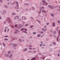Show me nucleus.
Segmentation results:
<instances>
[{
    "mask_svg": "<svg viewBox=\"0 0 60 60\" xmlns=\"http://www.w3.org/2000/svg\"><path fill=\"white\" fill-rule=\"evenodd\" d=\"M7 21L8 20V24H11L12 23V22L11 21V20L10 19V18L9 17H8L6 19Z\"/></svg>",
    "mask_w": 60,
    "mask_h": 60,
    "instance_id": "nucleus-1",
    "label": "nucleus"
},
{
    "mask_svg": "<svg viewBox=\"0 0 60 60\" xmlns=\"http://www.w3.org/2000/svg\"><path fill=\"white\" fill-rule=\"evenodd\" d=\"M14 19L15 20H16V19H19V16L17 15L15 16L14 18Z\"/></svg>",
    "mask_w": 60,
    "mask_h": 60,
    "instance_id": "nucleus-2",
    "label": "nucleus"
},
{
    "mask_svg": "<svg viewBox=\"0 0 60 60\" xmlns=\"http://www.w3.org/2000/svg\"><path fill=\"white\" fill-rule=\"evenodd\" d=\"M60 31H59V36L57 38V39H56V41H58V42H59V41L58 40V38L60 36Z\"/></svg>",
    "mask_w": 60,
    "mask_h": 60,
    "instance_id": "nucleus-3",
    "label": "nucleus"
},
{
    "mask_svg": "<svg viewBox=\"0 0 60 60\" xmlns=\"http://www.w3.org/2000/svg\"><path fill=\"white\" fill-rule=\"evenodd\" d=\"M48 7L50 9H54V7L50 5H48Z\"/></svg>",
    "mask_w": 60,
    "mask_h": 60,
    "instance_id": "nucleus-4",
    "label": "nucleus"
},
{
    "mask_svg": "<svg viewBox=\"0 0 60 60\" xmlns=\"http://www.w3.org/2000/svg\"><path fill=\"white\" fill-rule=\"evenodd\" d=\"M18 27L19 29L21 28L22 27V25L21 24H19L18 26Z\"/></svg>",
    "mask_w": 60,
    "mask_h": 60,
    "instance_id": "nucleus-5",
    "label": "nucleus"
},
{
    "mask_svg": "<svg viewBox=\"0 0 60 60\" xmlns=\"http://www.w3.org/2000/svg\"><path fill=\"white\" fill-rule=\"evenodd\" d=\"M19 5L16 6L15 7V8L16 10H17L19 9Z\"/></svg>",
    "mask_w": 60,
    "mask_h": 60,
    "instance_id": "nucleus-6",
    "label": "nucleus"
},
{
    "mask_svg": "<svg viewBox=\"0 0 60 60\" xmlns=\"http://www.w3.org/2000/svg\"><path fill=\"white\" fill-rule=\"evenodd\" d=\"M22 19L23 20H26V18L25 16H23L22 17Z\"/></svg>",
    "mask_w": 60,
    "mask_h": 60,
    "instance_id": "nucleus-7",
    "label": "nucleus"
},
{
    "mask_svg": "<svg viewBox=\"0 0 60 60\" xmlns=\"http://www.w3.org/2000/svg\"><path fill=\"white\" fill-rule=\"evenodd\" d=\"M27 50V48H24L23 50V51L24 52H25V51H26Z\"/></svg>",
    "mask_w": 60,
    "mask_h": 60,
    "instance_id": "nucleus-8",
    "label": "nucleus"
},
{
    "mask_svg": "<svg viewBox=\"0 0 60 60\" xmlns=\"http://www.w3.org/2000/svg\"><path fill=\"white\" fill-rule=\"evenodd\" d=\"M5 56L6 57H9V55L8 54L6 53L5 54Z\"/></svg>",
    "mask_w": 60,
    "mask_h": 60,
    "instance_id": "nucleus-9",
    "label": "nucleus"
},
{
    "mask_svg": "<svg viewBox=\"0 0 60 60\" xmlns=\"http://www.w3.org/2000/svg\"><path fill=\"white\" fill-rule=\"evenodd\" d=\"M52 49L51 48H50L49 49V52L50 53H51V52L52 51Z\"/></svg>",
    "mask_w": 60,
    "mask_h": 60,
    "instance_id": "nucleus-10",
    "label": "nucleus"
},
{
    "mask_svg": "<svg viewBox=\"0 0 60 60\" xmlns=\"http://www.w3.org/2000/svg\"><path fill=\"white\" fill-rule=\"evenodd\" d=\"M17 45L15 44H13V46L14 47H17Z\"/></svg>",
    "mask_w": 60,
    "mask_h": 60,
    "instance_id": "nucleus-11",
    "label": "nucleus"
},
{
    "mask_svg": "<svg viewBox=\"0 0 60 60\" xmlns=\"http://www.w3.org/2000/svg\"><path fill=\"white\" fill-rule=\"evenodd\" d=\"M42 30H43V31H44V32H45L46 31V30H47V29L44 28L42 29Z\"/></svg>",
    "mask_w": 60,
    "mask_h": 60,
    "instance_id": "nucleus-12",
    "label": "nucleus"
},
{
    "mask_svg": "<svg viewBox=\"0 0 60 60\" xmlns=\"http://www.w3.org/2000/svg\"><path fill=\"white\" fill-rule=\"evenodd\" d=\"M3 12L4 14H6L7 13V11L5 10H4Z\"/></svg>",
    "mask_w": 60,
    "mask_h": 60,
    "instance_id": "nucleus-13",
    "label": "nucleus"
},
{
    "mask_svg": "<svg viewBox=\"0 0 60 60\" xmlns=\"http://www.w3.org/2000/svg\"><path fill=\"white\" fill-rule=\"evenodd\" d=\"M52 26L53 27H55V23H52Z\"/></svg>",
    "mask_w": 60,
    "mask_h": 60,
    "instance_id": "nucleus-14",
    "label": "nucleus"
},
{
    "mask_svg": "<svg viewBox=\"0 0 60 60\" xmlns=\"http://www.w3.org/2000/svg\"><path fill=\"white\" fill-rule=\"evenodd\" d=\"M37 37H40V36H41V34H38L37 35Z\"/></svg>",
    "mask_w": 60,
    "mask_h": 60,
    "instance_id": "nucleus-15",
    "label": "nucleus"
},
{
    "mask_svg": "<svg viewBox=\"0 0 60 60\" xmlns=\"http://www.w3.org/2000/svg\"><path fill=\"white\" fill-rule=\"evenodd\" d=\"M15 31H16V32H19V31L17 29H15Z\"/></svg>",
    "mask_w": 60,
    "mask_h": 60,
    "instance_id": "nucleus-16",
    "label": "nucleus"
},
{
    "mask_svg": "<svg viewBox=\"0 0 60 60\" xmlns=\"http://www.w3.org/2000/svg\"><path fill=\"white\" fill-rule=\"evenodd\" d=\"M35 59H36L35 57H34L32 58L31 60H35Z\"/></svg>",
    "mask_w": 60,
    "mask_h": 60,
    "instance_id": "nucleus-17",
    "label": "nucleus"
},
{
    "mask_svg": "<svg viewBox=\"0 0 60 60\" xmlns=\"http://www.w3.org/2000/svg\"><path fill=\"white\" fill-rule=\"evenodd\" d=\"M41 44H40V47H41V46L42 45V42L41 41Z\"/></svg>",
    "mask_w": 60,
    "mask_h": 60,
    "instance_id": "nucleus-18",
    "label": "nucleus"
},
{
    "mask_svg": "<svg viewBox=\"0 0 60 60\" xmlns=\"http://www.w3.org/2000/svg\"><path fill=\"white\" fill-rule=\"evenodd\" d=\"M50 15L51 16H52V17H54V14H53L52 13H51L50 14Z\"/></svg>",
    "mask_w": 60,
    "mask_h": 60,
    "instance_id": "nucleus-19",
    "label": "nucleus"
},
{
    "mask_svg": "<svg viewBox=\"0 0 60 60\" xmlns=\"http://www.w3.org/2000/svg\"><path fill=\"white\" fill-rule=\"evenodd\" d=\"M12 54H11L9 56L10 58H11L12 57Z\"/></svg>",
    "mask_w": 60,
    "mask_h": 60,
    "instance_id": "nucleus-20",
    "label": "nucleus"
},
{
    "mask_svg": "<svg viewBox=\"0 0 60 60\" xmlns=\"http://www.w3.org/2000/svg\"><path fill=\"white\" fill-rule=\"evenodd\" d=\"M11 52L10 51H8V54H9V55H10V54H11Z\"/></svg>",
    "mask_w": 60,
    "mask_h": 60,
    "instance_id": "nucleus-21",
    "label": "nucleus"
},
{
    "mask_svg": "<svg viewBox=\"0 0 60 60\" xmlns=\"http://www.w3.org/2000/svg\"><path fill=\"white\" fill-rule=\"evenodd\" d=\"M43 12H44V13H47V12H46V11H45V10H43Z\"/></svg>",
    "mask_w": 60,
    "mask_h": 60,
    "instance_id": "nucleus-22",
    "label": "nucleus"
},
{
    "mask_svg": "<svg viewBox=\"0 0 60 60\" xmlns=\"http://www.w3.org/2000/svg\"><path fill=\"white\" fill-rule=\"evenodd\" d=\"M53 44V45H56V43L55 42H53L52 43Z\"/></svg>",
    "mask_w": 60,
    "mask_h": 60,
    "instance_id": "nucleus-23",
    "label": "nucleus"
},
{
    "mask_svg": "<svg viewBox=\"0 0 60 60\" xmlns=\"http://www.w3.org/2000/svg\"><path fill=\"white\" fill-rule=\"evenodd\" d=\"M4 40H5V41H7L8 40V39H6V38H4Z\"/></svg>",
    "mask_w": 60,
    "mask_h": 60,
    "instance_id": "nucleus-24",
    "label": "nucleus"
},
{
    "mask_svg": "<svg viewBox=\"0 0 60 60\" xmlns=\"http://www.w3.org/2000/svg\"><path fill=\"white\" fill-rule=\"evenodd\" d=\"M4 7H5V8H8V7L7 5H5L4 6Z\"/></svg>",
    "mask_w": 60,
    "mask_h": 60,
    "instance_id": "nucleus-25",
    "label": "nucleus"
},
{
    "mask_svg": "<svg viewBox=\"0 0 60 60\" xmlns=\"http://www.w3.org/2000/svg\"><path fill=\"white\" fill-rule=\"evenodd\" d=\"M16 14V13H13L12 14V15H15Z\"/></svg>",
    "mask_w": 60,
    "mask_h": 60,
    "instance_id": "nucleus-26",
    "label": "nucleus"
},
{
    "mask_svg": "<svg viewBox=\"0 0 60 60\" xmlns=\"http://www.w3.org/2000/svg\"><path fill=\"white\" fill-rule=\"evenodd\" d=\"M12 39H13V40H15V39H16V38L15 37L13 38H12Z\"/></svg>",
    "mask_w": 60,
    "mask_h": 60,
    "instance_id": "nucleus-27",
    "label": "nucleus"
},
{
    "mask_svg": "<svg viewBox=\"0 0 60 60\" xmlns=\"http://www.w3.org/2000/svg\"><path fill=\"white\" fill-rule=\"evenodd\" d=\"M2 44H3V46L4 47H5V45L4 44V43H3Z\"/></svg>",
    "mask_w": 60,
    "mask_h": 60,
    "instance_id": "nucleus-28",
    "label": "nucleus"
},
{
    "mask_svg": "<svg viewBox=\"0 0 60 60\" xmlns=\"http://www.w3.org/2000/svg\"><path fill=\"white\" fill-rule=\"evenodd\" d=\"M15 3L17 5H19V3H18V2H17V1H16Z\"/></svg>",
    "mask_w": 60,
    "mask_h": 60,
    "instance_id": "nucleus-29",
    "label": "nucleus"
},
{
    "mask_svg": "<svg viewBox=\"0 0 60 60\" xmlns=\"http://www.w3.org/2000/svg\"><path fill=\"white\" fill-rule=\"evenodd\" d=\"M33 34H36V33L35 32H34L33 33Z\"/></svg>",
    "mask_w": 60,
    "mask_h": 60,
    "instance_id": "nucleus-30",
    "label": "nucleus"
},
{
    "mask_svg": "<svg viewBox=\"0 0 60 60\" xmlns=\"http://www.w3.org/2000/svg\"><path fill=\"white\" fill-rule=\"evenodd\" d=\"M53 34H56V31H55L53 32Z\"/></svg>",
    "mask_w": 60,
    "mask_h": 60,
    "instance_id": "nucleus-31",
    "label": "nucleus"
},
{
    "mask_svg": "<svg viewBox=\"0 0 60 60\" xmlns=\"http://www.w3.org/2000/svg\"><path fill=\"white\" fill-rule=\"evenodd\" d=\"M46 1V0H43L42 1V2L43 3H45V1Z\"/></svg>",
    "mask_w": 60,
    "mask_h": 60,
    "instance_id": "nucleus-32",
    "label": "nucleus"
},
{
    "mask_svg": "<svg viewBox=\"0 0 60 60\" xmlns=\"http://www.w3.org/2000/svg\"><path fill=\"white\" fill-rule=\"evenodd\" d=\"M28 26V24H26L25 25V26Z\"/></svg>",
    "mask_w": 60,
    "mask_h": 60,
    "instance_id": "nucleus-33",
    "label": "nucleus"
},
{
    "mask_svg": "<svg viewBox=\"0 0 60 60\" xmlns=\"http://www.w3.org/2000/svg\"><path fill=\"white\" fill-rule=\"evenodd\" d=\"M19 41H20V42H22V40H20V39H19Z\"/></svg>",
    "mask_w": 60,
    "mask_h": 60,
    "instance_id": "nucleus-34",
    "label": "nucleus"
},
{
    "mask_svg": "<svg viewBox=\"0 0 60 60\" xmlns=\"http://www.w3.org/2000/svg\"><path fill=\"white\" fill-rule=\"evenodd\" d=\"M11 28H14V26H13L12 25H11Z\"/></svg>",
    "mask_w": 60,
    "mask_h": 60,
    "instance_id": "nucleus-35",
    "label": "nucleus"
},
{
    "mask_svg": "<svg viewBox=\"0 0 60 60\" xmlns=\"http://www.w3.org/2000/svg\"><path fill=\"white\" fill-rule=\"evenodd\" d=\"M12 45V43H10V44H9L10 46H11Z\"/></svg>",
    "mask_w": 60,
    "mask_h": 60,
    "instance_id": "nucleus-36",
    "label": "nucleus"
},
{
    "mask_svg": "<svg viewBox=\"0 0 60 60\" xmlns=\"http://www.w3.org/2000/svg\"><path fill=\"white\" fill-rule=\"evenodd\" d=\"M41 10H40V11H39L38 12L39 14H40L41 13Z\"/></svg>",
    "mask_w": 60,
    "mask_h": 60,
    "instance_id": "nucleus-37",
    "label": "nucleus"
},
{
    "mask_svg": "<svg viewBox=\"0 0 60 60\" xmlns=\"http://www.w3.org/2000/svg\"><path fill=\"white\" fill-rule=\"evenodd\" d=\"M18 26V25L17 24H15V27H16L17 26Z\"/></svg>",
    "mask_w": 60,
    "mask_h": 60,
    "instance_id": "nucleus-38",
    "label": "nucleus"
},
{
    "mask_svg": "<svg viewBox=\"0 0 60 60\" xmlns=\"http://www.w3.org/2000/svg\"><path fill=\"white\" fill-rule=\"evenodd\" d=\"M4 32H6V29H5L4 30Z\"/></svg>",
    "mask_w": 60,
    "mask_h": 60,
    "instance_id": "nucleus-39",
    "label": "nucleus"
},
{
    "mask_svg": "<svg viewBox=\"0 0 60 60\" xmlns=\"http://www.w3.org/2000/svg\"><path fill=\"white\" fill-rule=\"evenodd\" d=\"M33 27V26L32 25V26H30V28H32V27Z\"/></svg>",
    "mask_w": 60,
    "mask_h": 60,
    "instance_id": "nucleus-40",
    "label": "nucleus"
},
{
    "mask_svg": "<svg viewBox=\"0 0 60 60\" xmlns=\"http://www.w3.org/2000/svg\"><path fill=\"white\" fill-rule=\"evenodd\" d=\"M59 27H57V28H56V29H59Z\"/></svg>",
    "mask_w": 60,
    "mask_h": 60,
    "instance_id": "nucleus-41",
    "label": "nucleus"
},
{
    "mask_svg": "<svg viewBox=\"0 0 60 60\" xmlns=\"http://www.w3.org/2000/svg\"><path fill=\"white\" fill-rule=\"evenodd\" d=\"M0 3H2V2H3L2 0H0Z\"/></svg>",
    "mask_w": 60,
    "mask_h": 60,
    "instance_id": "nucleus-42",
    "label": "nucleus"
},
{
    "mask_svg": "<svg viewBox=\"0 0 60 60\" xmlns=\"http://www.w3.org/2000/svg\"><path fill=\"white\" fill-rule=\"evenodd\" d=\"M5 28L6 29H7L8 28V27H5Z\"/></svg>",
    "mask_w": 60,
    "mask_h": 60,
    "instance_id": "nucleus-43",
    "label": "nucleus"
},
{
    "mask_svg": "<svg viewBox=\"0 0 60 60\" xmlns=\"http://www.w3.org/2000/svg\"><path fill=\"white\" fill-rule=\"evenodd\" d=\"M24 30V29L23 28H22L21 29V31H22V30Z\"/></svg>",
    "mask_w": 60,
    "mask_h": 60,
    "instance_id": "nucleus-44",
    "label": "nucleus"
},
{
    "mask_svg": "<svg viewBox=\"0 0 60 60\" xmlns=\"http://www.w3.org/2000/svg\"><path fill=\"white\" fill-rule=\"evenodd\" d=\"M32 9H33V10H34V7H32Z\"/></svg>",
    "mask_w": 60,
    "mask_h": 60,
    "instance_id": "nucleus-45",
    "label": "nucleus"
},
{
    "mask_svg": "<svg viewBox=\"0 0 60 60\" xmlns=\"http://www.w3.org/2000/svg\"><path fill=\"white\" fill-rule=\"evenodd\" d=\"M15 3L14 2H13L12 4V5H14V3Z\"/></svg>",
    "mask_w": 60,
    "mask_h": 60,
    "instance_id": "nucleus-46",
    "label": "nucleus"
},
{
    "mask_svg": "<svg viewBox=\"0 0 60 60\" xmlns=\"http://www.w3.org/2000/svg\"><path fill=\"white\" fill-rule=\"evenodd\" d=\"M46 25H49V23H46Z\"/></svg>",
    "mask_w": 60,
    "mask_h": 60,
    "instance_id": "nucleus-47",
    "label": "nucleus"
},
{
    "mask_svg": "<svg viewBox=\"0 0 60 60\" xmlns=\"http://www.w3.org/2000/svg\"><path fill=\"white\" fill-rule=\"evenodd\" d=\"M21 37L22 38V39H24V37H23V36H21Z\"/></svg>",
    "mask_w": 60,
    "mask_h": 60,
    "instance_id": "nucleus-48",
    "label": "nucleus"
},
{
    "mask_svg": "<svg viewBox=\"0 0 60 60\" xmlns=\"http://www.w3.org/2000/svg\"><path fill=\"white\" fill-rule=\"evenodd\" d=\"M30 18L31 19H34L33 17H31Z\"/></svg>",
    "mask_w": 60,
    "mask_h": 60,
    "instance_id": "nucleus-49",
    "label": "nucleus"
},
{
    "mask_svg": "<svg viewBox=\"0 0 60 60\" xmlns=\"http://www.w3.org/2000/svg\"><path fill=\"white\" fill-rule=\"evenodd\" d=\"M2 19V17L1 16V15H0V19Z\"/></svg>",
    "mask_w": 60,
    "mask_h": 60,
    "instance_id": "nucleus-50",
    "label": "nucleus"
},
{
    "mask_svg": "<svg viewBox=\"0 0 60 60\" xmlns=\"http://www.w3.org/2000/svg\"><path fill=\"white\" fill-rule=\"evenodd\" d=\"M37 21H38V23H39V24H40V21L38 20H37Z\"/></svg>",
    "mask_w": 60,
    "mask_h": 60,
    "instance_id": "nucleus-51",
    "label": "nucleus"
},
{
    "mask_svg": "<svg viewBox=\"0 0 60 60\" xmlns=\"http://www.w3.org/2000/svg\"><path fill=\"white\" fill-rule=\"evenodd\" d=\"M23 33H27V32H26V31H23Z\"/></svg>",
    "mask_w": 60,
    "mask_h": 60,
    "instance_id": "nucleus-52",
    "label": "nucleus"
},
{
    "mask_svg": "<svg viewBox=\"0 0 60 60\" xmlns=\"http://www.w3.org/2000/svg\"><path fill=\"white\" fill-rule=\"evenodd\" d=\"M44 27L45 28H46V27H47V26H44Z\"/></svg>",
    "mask_w": 60,
    "mask_h": 60,
    "instance_id": "nucleus-53",
    "label": "nucleus"
},
{
    "mask_svg": "<svg viewBox=\"0 0 60 60\" xmlns=\"http://www.w3.org/2000/svg\"><path fill=\"white\" fill-rule=\"evenodd\" d=\"M29 49H30V50H31V49H32V48H29Z\"/></svg>",
    "mask_w": 60,
    "mask_h": 60,
    "instance_id": "nucleus-54",
    "label": "nucleus"
},
{
    "mask_svg": "<svg viewBox=\"0 0 60 60\" xmlns=\"http://www.w3.org/2000/svg\"><path fill=\"white\" fill-rule=\"evenodd\" d=\"M32 47V45H30V46H29L30 48H31V47Z\"/></svg>",
    "mask_w": 60,
    "mask_h": 60,
    "instance_id": "nucleus-55",
    "label": "nucleus"
},
{
    "mask_svg": "<svg viewBox=\"0 0 60 60\" xmlns=\"http://www.w3.org/2000/svg\"><path fill=\"white\" fill-rule=\"evenodd\" d=\"M4 24H6V22H5V21H4Z\"/></svg>",
    "mask_w": 60,
    "mask_h": 60,
    "instance_id": "nucleus-56",
    "label": "nucleus"
},
{
    "mask_svg": "<svg viewBox=\"0 0 60 60\" xmlns=\"http://www.w3.org/2000/svg\"><path fill=\"white\" fill-rule=\"evenodd\" d=\"M58 23H59V24H60V21H59V20H58Z\"/></svg>",
    "mask_w": 60,
    "mask_h": 60,
    "instance_id": "nucleus-57",
    "label": "nucleus"
},
{
    "mask_svg": "<svg viewBox=\"0 0 60 60\" xmlns=\"http://www.w3.org/2000/svg\"><path fill=\"white\" fill-rule=\"evenodd\" d=\"M8 37V36H5V37Z\"/></svg>",
    "mask_w": 60,
    "mask_h": 60,
    "instance_id": "nucleus-58",
    "label": "nucleus"
},
{
    "mask_svg": "<svg viewBox=\"0 0 60 60\" xmlns=\"http://www.w3.org/2000/svg\"><path fill=\"white\" fill-rule=\"evenodd\" d=\"M58 56L59 57V56H60V55L59 54H58Z\"/></svg>",
    "mask_w": 60,
    "mask_h": 60,
    "instance_id": "nucleus-59",
    "label": "nucleus"
},
{
    "mask_svg": "<svg viewBox=\"0 0 60 60\" xmlns=\"http://www.w3.org/2000/svg\"><path fill=\"white\" fill-rule=\"evenodd\" d=\"M40 10H41H41H42V9H41V8H40Z\"/></svg>",
    "mask_w": 60,
    "mask_h": 60,
    "instance_id": "nucleus-60",
    "label": "nucleus"
},
{
    "mask_svg": "<svg viewBox=\"0 0 60 60\" xmlns=\"http://www.w3.org/2000/svg\"><path fill=\"white\" fill-rule=\"evenodd\" d=\"M14 33H15V34H17V33L16 32H15Z\"/></svg>",
    "mask_w": 60,
    "mask_h": 60,
    "instance_id": "nucleus-61",
    "label": "nucleus"
},
{
    "mask_svg": "<svg viewBox=\"0 0 60 60\" xmlns=\"http://www.w3.org/2000/svg\"><path fill=\"white\" fill-rule=\"evenodd\" d=\"M24 30H25V31H27V29H24Z\"/></svg>",
    "mask_w": 60,
    "mask_h": 60,
    "instance_id": "nucleus-62",
    "label": "nucleus"
},
{
    "mask_svg": "<svg viewBox=\"0 0 60 60\" xmlns=\"http://www.w3.org/2000/svg\"><path fill=\"white\" fill-rule=\"evenodd\" d=\"M46 54V52H43V54Z\"/></svg>",
    "mask_w": 60,
    "mask_h": 60,
    "instance_id": "nucleus-63",
    "label": "nucleus"
},
{
    "mask_svg": "<svg viewBox=\"0 0 60 60\" xmlns=\"http://www.w3.org/2000/svg\"><path fill=\"white\" fill-rule=\"evenodd\" d=\"M46 60H51L50 59H46Z\"/></svg>",
    "mask_w": 60,
    "mask_h": 60,
    "instance_id": "nucleus-64",
    "label": "nucleus"
}]
</instances>
